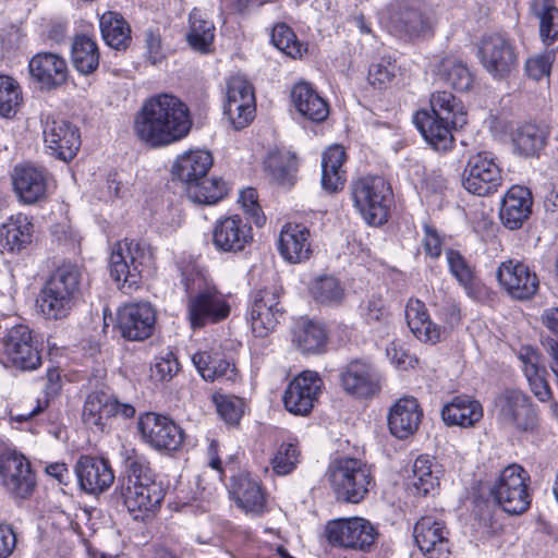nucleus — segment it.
<instances>
[{
    "instance_id": "f257e3e1",
    "label": "nucleus",
    "mask_w": 558,
    "mask_h": 558,
    "mask_svg": "<svg viewBox=\"0 0 558 558\" xmlns=\"http://www.w3.org/2000/svg\"><path fill=\"white\" fill-rule=\"evenodd\" d=\"M192 128L189 107L177 96L160 94L146 100L134 121L138 138L162 147L184 138Z\"/></svg>"
},
{
    "instance_id": "f03ea898",
    "label": "nucleus",
    "mask_w": 558,
    "mask_h": 558,
    "mask_svg": "<svg viewBox=\"0 0 558 558\" xmlns=\"http://www.w3.org/2000/svg\"><path fill=\"white\" fill-rule=\"evenodd\" d=\"M125 475L120 480V495L129 513L137 521H146L159 511L166 487L150 469L149 462L134 450L124 459Z\"/></svg>"
},
{
    "instance_id": "7ed1b4c3",
    "label": "nucleus",
    "mask_w": 558,
    "mask_h": 558,
    "mask_svg": "<svg viewBox=\"0 0 558 558\" xmlns=\"http://www.w3.org/2000/svg\"><path fill=\"white\" fill-rule=\"evenodd\" d=\"M82 274L76 265L62 264L57 267L41 288L37 304L46 319L66 318L81 294Z\"/></svg>"
},
{
    "instance_id": "20e7f679",
    "label": "nucleus",
    "mask_w": 558,
    "mask_h": 558,
    "mask_svg": "<svg viewBox=\"0 0 558 558\" xmlns=\"http://www.w3.org/2000/svg\"><path fill=\"white\" fill-rule=\"evenodd\" d=\"M154 253L149 245L137 240L123 239L111 250L109 270L119 288L129 292L137 288L143 274L153 266Z\"/></svg>"
},
{
    "instance_id": "39448f33",
    "label": "nucleus",
    "mask_w": 558,
    "mask_h": 558,
    "mask_svg": "<svg viewBox=\"0 0 558 558\" xmlns=\"http://www.w3.org/2000/svg\"><path fill=\"white\" fill-rule=\"evenodd\" d=\"M327 476L338 498L352 504L363 500L375 484L371 466L350 457L332 461Z\"/></svg>"
},
{
    "instance_id": "423d86ee",
    "label": "nucleus",
    "mask_w": 558,
    "mask_h": 558,
    "mask_svg": "<svg viewBox=\"0 0 558 558\" xmlns=\"http://www.w3.org/2000/svg\"><path fill=\"white\" fill-rule=\"evenodd\" d=\"M354 207L372 226H381L388 220L391 204V187L378 175L362 177L351 184Z\"/></svg>"
},
{
    "instance_id": "0eeeda50",
    "label": "nucleus",
    "mask_w": 558,
    "mask_h": 558,
    "mask_svg": "<svg viewBox=\"0 0 558 558\" xmlns=\"http://www.w3.org/2000/svg\"><path fill=\"white\" fill-rule=\"evenodd\" d=\"M497 421L518 433H534L538 415L530 397L520 389L506 388L494 400Z\"/></svg>"
},
{
    "instance_id": "6e6552de",
    "label": "nucleus",
    "mask_w": 558,
    "mask_h": 558,
    "mask_svg": "<svg viewBox=\"0 0 558 558\" xmlns=\"http://www.w3.org/2000/svg\"><path fill=\"white\" fill-rule=\"evenodd\" d=\"M529 474L519 464L506 466L490 487V495L496 504L509 514H521L531 505L529 493Z\"/></svg>"
},
{
    "instance_id": "1a4fd4ad",
    "label": "nucleus",
    "mask_w": 558,
    "mask_h": 558,
    "mask_svg": "<svg viewBox=\"0 0 558 558\" xmlns=\"http://www.w3.org/2000/svg\"><path fill=\"white\" fill-rule=\"evenodd\" d=\"M462 184L468 192L478 196H487L498 191L502 184V170L493 153L478 151L469 157Z\"/></svg>"
},
{
    "instance_id": "9d476101",
    "label": "nucleus",
    "mask_w": 558,
    "mask_h": 558,
    "mask_svg": "<svg viewBox=\"0 0 558 558\" xmlns=\"http://www.w3.org/2000/svg\"><path fill=\"white\" fill-rule=\"evenodd\" d=\"M197 289L198 291L190 295L187 302V314L193 329L228 317L230 306L213 283L199 279Z\"/></svg>"
},
{
    "instance_id": "9b49d317",
    "label": "nucleus",
    "mask_w": 558,
    "mask_h": 558,
    "mask_svg": "<svg viewBox=\"0 0 558 558\" xmlns=\"http://www.w3.org/2000/svg\"><path fill=\"white\" fill-rule=\"evenodd\" d=\"M41 125L47 154L65 162L72 160L81 146L78 129L71 122L51 114L41 116Z\"/></svg>"
},
{
    "instance_id": "f8f14e48",
    "label": "nucleus",
    "mask_w": 558,
    "mask_h": 558,
    "mask_svg": "<svg viewBox=\"0 0 558 558\" xmlns=\"http://www.w3.org/2000/svg\"><path fill=\"white\" fill-rule=\"evenodd\" d=\"M0 476L3 487L14 498H27L36 486L27 459L10 448L0 450Z\"/></svg>"
},
{
    "instance_id": "ddd939ff",
    "label": "nucleus",
    "mask_w": 558,
    "mask_h": 558,
    "mask_svg": "<svg viewBox=\"0 0 558 558\" xmlns=\"http://www.w3.org/2000/svg\"><path fill=\"white\" fill-rule=\"evenodd\" d=\"M483 68L495 78L508 76L518 66L514 44L501 34L485 36L478 48Z\"/></svg>"
},
{
    "instance_id": "4468645a",
    "label": "nucleus",
    "mask_w": 558,
    "mask_h": 558,
    "mask_svg": "<svg viewBox=\"0 0 558 558\" xmlns=\"http://www.w3.org/2000/svg\"><path fill=\"white\" fill-rule=\"evenodd\" d=\"M135 409L130 403H121L114 397L95 391L87 396L83 407V422L92 429L105 432L113 417L131 418Z\"/></svg>"
},
{
    "instance_id": "2eb2a0df",
    "label": "nucleus",
    "mask_w": 558,
    "mask_h": 558,
    "mask_svg": "<svg viewBox=\"0 0 558 558\" xmlns=\"http://www.w3.org/2000/svg\"><path fill=\"white\" fill-rule=\"evenodd\" d=\"M3 354L12 366L22 371H33L41 364L38 341L25 325L14 326L8 331Z\"/></svg>"
},
{
    "instance_id": "dca6fc26",
    "label": "nucleus",
    "mask_w": 558,
    "mask_h": 558,
    "mask_svg": "<svg viewBox=\"0 0 558 558\" xmlns=\"http://www.w3.org/2000/svg\"><path fill=\"white\" fill-rule=\"evenodd\" d=\"M327 539L335 546L368 550L375 543L376 532L363 518L338 519L326 526Z\"/></svg>"
},
{
    "instance_id": "f3484780",
    "label": "nucleus",
    "mask_w": 558,
    "mask_h": 558,
    "mask_svg": "<svg viewBox=\"0 0 558 558\" xmlns=\"http://www.w3.org/2000/svg\"><path fill=\"white\" fill-rule=\"evenodd\" d=\"M283 312L279 306V294L275 287L264 288L253 294L246 319L257 338H265L275 330Z\"/></svg>"
},
{
    "instance_id": "a211bd4d",
    "label": "nucleus",
    "mask_w": 558,
    "mask_h": 558,
    "mask_svg": "<svg viewBox=\"0 0 558 558\" xmlns=\"http://www.w3.org/2000/svg\"><path fill=\"white\" fill-rule=\"evenodd\" d=\"M388 17L391 26L409 38L427 37L434 32V16L408 0L391 3L388 7Z\"/></svg>"
},
{
    "instance_id": "6ab92c4d",
    "label": "nucleus",
    "mask_w": 558,
    "mask_h": 558,
    "mask_svg": "<svg viewBox=\"0 0 558 558\" xmlns=\"http://www.w3.org/2000/svg\"><path fill=\"white\" fill-rule=\"evenodd\" d=\"M496 277L505 291L515 300H530L538 290L539 280L536 274L517 259L500 263Z\"/></svg>"
},
{
    "instance_id": "aec40b11",
    "label": "nucleus",
    "mask_w": 558,
    "mask_h": 558,
    "mask_svg": "<svg viewBox=\"0 0 558 558\" xmlns=\"http://www.w3.org/2000/svg\"><path fill=\"white\" fill-rule=\"evenodd\" d=\"M323 380L318 373L304 371L290 381L283 393V405L294 415H307L322 391Z\"/></svg>"
},
{
    "instance_id": "412c9836",
    "label": "nucleus",
    "mask_w": 558,
    "mask_h": 558,
    "mask_svg": "<svg viewBox=\"0 0 558 558\" xmlns=\"http://www.w3.org/2000/svg\"><path fill=\"white\" fill-rule=\"evenodd\" d=\"M225 114L234 129L246 126L254 117L255 96L251 84L242 76H233L227 82Z\"/></svg>"
},
{
    "instance_id": "4be33fe9",
    "label": "nucleus",
    "mask_w": 558,
    "mask_h": 558,
    "mask_svg": "<svg viewBox=\"0 0 558 558\" xmlns=\"http://www.w3.org/2000/svg\"><path fill=\"white\" fill-rule=\"evenodd\" d=\"M138 429L143 439L158 450H177L184 438L183 430L172 420L156 414L146 413L138 421Z\"/></svg>"
},
{
    "instance_id": "5701e85b",
    "label": "nucleus",
    "mask_w": 558,
    "mask_h": 558,
    "mask_svg": "<svg viewBox=\"0 0 558 558\" xmlns=\"http://www.w3.org/2000/svg\"><path fill=\"white\" fill-rule=\"evenodd\" d=\"M211 241L218 252L236 254L252 243V228L238 215L227 216L215 222Z\"/></svg>"
},
{
    "instance_id": "b1692460",
    "label": "nucleus",
    "mask_w": 558,
    "mask_h": 558,
    "mask_svg": "<svg viewBox=\"0 0 558 558\" xmlns=\"http://www.w3.org/2000/svg\"><path fill=\"white\" fill-rule=\"evenodd\" d=\"M156 323V313L148 302L124 304L118 310L117 326L123 338L142 341L149 338Z\"/></svg>"
},
{
    "instance_id": "393cba45",
    "label": "nucleus",
    "mask_w": 558,
    "mask_h": 558,
    "mask_svg": "<svg viewBox=\"0 0 558 558\" xmlns=\"http://www.w3.org/2000/svg\"><path fill=\"white\" fill-rule=\"evenodd\" d=\"M343 390L357 398H369L380 390V375L368 360H353L340 373Z\"/></svg>"
},
{
    "instance_id": "a878e982",
    "label": "nucleus",
    "mask_w": 558,
    "mask_h": 558,
    "mask_svg": "<svg viewBox=\"0 0 558 558\" xmlns=\"http://www.w3.org/2000/svg\"><path fill=\"white\" fill-rule=\"evenodd\" d=\"M448 535L445 522L433 515L422 517L414 525L415 543L429 558H442L449 555Z\"/></svg>"
},
{
    "instance_id": "bb28decb",
    "label": "nucleus",
    "mask_w": 558,
    "mask_h": 558,
    "mask_svg": "<svg viewBox=\"0 0 558 558\" xmlns=\"http://www.w3.org/2000/svg\"><path fill=\"white\" fill-rule=\"evenodd\" d=\"M31 76L41 89L52 90L65 84L69 68L65 59L53 52H38L28 63Z\"/></svg>"
},
{
    "instance_id": "cd10ccee",
    "label": "nucleus",
    "mask_w": 558,
    "mask_h": 558,
    "mask_svg": "<svg viewBox=\"0 0 558 558\" xmlns=\"http://www.w3.org/2000/svg\"><path fill=\"white\" fill-rule=\"evenodd\" d=\"M75 473L81 488L94 495L106 492L114 481L110 463L98 457H81L76 462Z\"/></svg>"
},
{
    "instance_id": "c85d7f7f",
    "label": "nucleus",
    "mask_w": 558,
    "mask_h": 558,
    "mask_svg": "<svg viewBox=\"0 0 558 558\" xmlns=\"http://www.w3.org/2000/svg\"><path fill=\"white\" fill-rule=\"evenodd\" d=\"M422 417L423 411L416 398L404 396L389 409L387 416L389 430L395 437L407 439L418 429Z\"/></svg>"
},
{
    "instance_id": "c756f323",
    "label": "nucleus",
    "mask_w": 558,
    "mask_h": 558,
    "mask_svg": "<svg viewBox=\"0 0 558 558\" xmlns=\"http://www.w3.org/2000/svg\"><path fill=\"white\" fill-rule=\"evenodd\" d=\"M533 198L530 190L522 185L511 186L505 194L499 217L509 230L520 229L532 211Z\"/></svg>"
},
{
    "instance_id": "7c9ffc66",
    "label": "nucleus",
    "mask_w": 558,
    "mask_h": 558,
    "mask_svg": "<svg viewBox=\"0 0 558 558\" xmlns=\"http://www.w3.org/2000/svg\"><path fill=\"white\" fill-rule=\"evenodd\" d=\"M414 123L425 141L437 151H448L453 146L452 130L463 125L452 124L450 121L433 116L427 110L417 111Z\"/></svg>"
},
{
    "instance_id": "2f4dec72",
    "label": "nucleus",
    "mask_w": 558,
    "mask_h": 558,
    "mask_svg": "<svg viewBox=\"0 0 558 558\" xmlns=\"http://www.w3.org/2000/svg\"><path fill=\"white\" fill-rule=\"evenodd\" d=\"M12 184L19 199L32 205L45 197L47 177L44 170L34 166H16L12 173Z\"/></svg>"
},
{
    "instance_id": "473e14b6",
    "label": "nucleus",
    "mask_w": 558,
    "mask_h": 558,
    "mask_svg": "<svg viewBox=\"0 0 558 558\" xmlns=\"http://www.w3.org/2000/svg\"><path fill=\"white\" fill-rule=\"evenodd\" d=\"M278 250L288 263L307 260L312 254L308 229L302 225H286L279 234Z\"/></svg>"
},
{
    "instance_id": "72a5a7b5",
    "label": "nucleus",
    "mask_w": 558,
    "mask_h": 558,
    "mask_svg": "<svg viewBox=\"0 0 558 558\" xmlns=\"http://www.w3.org/2000/svg\"><path fill=\"white\" fill-rule=\"evenodd\" d=\"M518 357L522 363V371L533 395L539 402L550 401L553 392L546 380L547 369L542 363L541 355L533 348L523 347Z\"/></svg>"
},
{
    "instance_id": "f704fd0d",
    "label": "nucleus",
    "mask_w": 558,
    "mask_h": 558,
    "mask_svg": "<svg viewBox=\"0 0 558 558\" xmlns=\"http://www.w3.org/2000/svg\"><path fill=\"white\" fill-rule=\"evenodd\" d=\"M441 417L449 426L473 427L483 417V407L471 396H456L450 402L444 404Z\"/></svg>"
},
{
    "instance_id": "c9c22d12",
    "label": "nucleus",
    "mask_w": 558,
    "mask_h": 558,
    "mask_svg": "<svg viewBox=\"0 0 558 558\" xmlns=\"http://www.w3.org/2000/svg\"><path fill=\"white\" fill-rule=\"evenodd\" d=\"M213 162V156L208 150H189L177 158L172 173L189 187L191 183L207 175Z\"/></svg>"
},
{
    "instance_id": "e433bc0d",
    "label": "nucleus",
    "mask_w": 558,
    "mask_h": 558,
    "mask_svg": "<svg viewBox=\"0 0 558 558\" xmlns=\"http://www.w3.org/2000/svg\"><path fill=\"white\" fill-rule=\"evenodd\" d=\"M291 100L299 113L313 122H323L329 114V106L318 93L305 82L295 84Z\"/></svg>"
},
{
    "instance_id": "4c0bfd02",
    "label": "nucleus",
    "mask_w": 558,
    "mask_h": 558,
    "mask_svg": "<svg viewBox=\"0 0 558 558\" xmlns=\"http://www.w3.org/2000/svg\"><path fill=\"white\" fill-rule=\"evenodd\" d=\"M33 229L34 226L26 215L11 216L0 229V242L9 252H21L32 243Z\"/></svg>"
},
{
    "instance_id": "58836bf2",
    "label": "nucleus",
    "mask_w": 558,
    "mask_h": 558,
    "mask_svg": "<svg viewBox=\"0 0 558 558\" xmlns=\"http://www.w3.org/2000/svg\"><path fill=\"white\" fill-rule=\"evenodd\" d=\"M344 148L340 145L330 146L322 157V186L324 190L333 193L343 189L345 183Z\"/></svg>"
},
{
    "instance_id": "ea45409f",
    "label": "nucleus",
    "mask_w": 558,
    "mask_h": 558,
    "mask_svg": "<svg viewBox=\"0 0 558 558\" xmlns=\"http://www.w3.org/2000/svg\"><path fill=\"white\" fill-rule=\"evenodd\" d=\"M231 488L236 505L246 513L259 514L264 511V494L259 484L252 477L244 474L234 477Z\"/></svg>"
},
{
    "instance_id": "a19ab883",
    "label": "nucleus",
    "mask_w": 558,
    "mask_h": 558,
    "mask_svg": "<svg viewBox=\"0 0 558 558\" xmlns=\"http://www.w3.org/2000/svg\"><path fill=\"white\" fill-rule=\"evenodd\" d=\"M437 77L458 92L469 90L474 77L469 66L454 57H446L436 65Z\"/></svg>"
},
{
    "instance_id": "79ce46f5",
    "label": "nucleus",
    "mask_w": 558,
    "mask_h": 558,
    "mask_svg": "<svg viewBox=\"0 0 558 558\" xmlns=\"http://www.w3.org/2000/svg\"><path fill=\"white\" fill-rule=\"evenodd\" d=\"M530 13L538 20L539 37L546 46L558 39V8L555 0H531Z\"/></svg>"
},
{
    "instance_id": "37998d69",
    "label": "nucleus",
    "mask_w": 558,
    "mask_h": 558,
    "mask_svg": "<svg viewBox=\"0 0 558 558\" xmlns=\"http://www.w3.org/2000/svg\"><path fill=\"white\" fill-rule=\"evenodd\" d=\"M99 26L101 36L109 47L124 50L131 44V28L119 13L105 12L99 19Z\"/></svg>"
},
{
    "instance_id": "c03bdc74",
    "label": "nucleus",
    "mask_w": 558,
    "mask_h": 558,
    "mask_svg": "<svg viewBox=\"0 0 558 558\" xmlns=\"http://www.w3.org/2000/svg\"><path fill=\"white\" fill-rule=\"evenodd\" d=\"M99 50L96 41L86 35H76L71 46V59L77 72L94 73L99 65Z\"/></svg>"
},
{
    "instance_id": "a18cd8bd",
    "label": "nucleus",
    "mask_w": 558,
    "mask_h": 558,
    "mask_svg": "<svg viewBox=\"0 0 558 558\" xmlns=\"http://www.w3.org/2000/svg\"><path fill=\"white\" fill-rule=\"evenodd\" d=\"M265 167L272 180L279 185L291 187L296 179V158L288 150L269 153L265 160Z\"/></svg>"
},
{
    "instance_id": "49530a36",
    "label": "nucleus",
    "mask_w": 558,
    "mask_h": 558,
    "mask_svg": "<svg viewBox=\"0 0 558 558\" xmlns=\"http://www.w3.org/2000/svg\"><path fill=\"white\" fill-rule=\"evenodd\" d=\"M429 113L452 124L465 125L468 122L462 101L446 90L432 94Z\"/></svg>"
},
{
    "instance_id": "de8ad7c7",
    "label": "nucleus",
    "mask_w": 558,
    "mask_h": 558,
    "mask_svg": "<svg viewBox=\"0 0 558 558\" xmlns=\"http://www.w3.org/2000/svg\"><path fill=\"white\" fill-rule=\"evenodd\" d=\"M548 135V125L529 123L517 130L513 144L521 155L536 156L545 147Z\"/></svg>"
},
{
    "instance_id": "09e8293b",
    "label": "nucleus",
    "mask_w": 558,
    "mask_h": 558,
    "mask_svg": "<svg viewBox=\"0 0 558 558\" xmlns=\"http://www.w3.org/2000/svg\"><path fill=\"white\" fill-rule=\"evenodd\" d=\"M187 198L199 205H214L221 201L228 192L227 183L222 179L207 178L191 183L185 187Z\"/></svg>"
},
{
    "instance_id": "8fccbe9b",
    "label": "nucleus",
    "mask_w": 558,
    "mask_h": 558,
    "mask_svg": "<svg viewBox=\"0 0 558 558\" xmlns=\"http://www.w3.org/2000/svg\"><path fill=\"white\" fill-rule=\"evenodd\" d=\"M189 21L190 31L186 35L189 45L198 52H208L215 38L214 23L206 20L198 9L191 11Z\"/></svg>"
},
{
    "instance_id": "3c124183",
    "label": "nucleus",
    "mask_w": 558,
    "mask_h": 558,
    "mask_svg": "<svg viewBox=\"0 0 558 558\" xmlns=\"http://www.w3.org/2000/svg\"><path fill=\"white\" fill-rule=\"evenodd\" d=\"M437 465L428 456H420L412 468L411 486L416 495L426 496L439 485Z\"/></svg>"
},
{
    "instance_id": "603ef678",
    "label": "nucleus",
    "mask_w": 558,
    "mask_h": 558,
    "mask_svg": "<svg viewBox=\"0 0 558 558\" xmlns=\"http://www.w3.org/2000/svg\"><path fill=\"white\" fill-rule=\"evenodd\" d=\"M199 375L207 381L219 379L233 380L235 377V367L229 361L222 359H213L207 352H196L192 356Z\"/></svg>"
},
{
    "instance_id": "864d4df0",
    "label": "nucleus",
    "mask_w": 558,
    "mask_h": 558,
    "mask_svg": "<svg viewBox=\"0 0 558 558\" xmlns=\"http://www.w3.org/2000/svg\"><path fill=\"white\" fill-rule=\"evenodd\" d=\"M327 331L324 325L307 322L294 332V341L303 353H322L327 344Z\"/></svg>"
},
{
    "instance_id": "5fc2aeb1",
    "label": "nucleus",
    "mask_w": 558,
    "mask_h": 558,
    "mask_svg": "<svg viewBox=\"0 0 558 558\" xmlns=\"http://www.w3.org/2000/svg\"><path fill=\"white\" fill-rule=\"evenodd\" d=\"M310 292L316 302L325 305L339 304L344 298V288L333 276L316 278L310 287Z\"/></svg>"
},
{
    "instance_id": "6e6d98bb",
    "label": "nucleus",
    "mask_w": 558,
    "mask_h": 558,
    "mask_svg": "<svg viewBox=\"0 0 558 558\" xmlns=\"http://www.w3.org/2000/svg\"><path fill=\"white\" fill-rule=\"evenodd\" d=\"M22 104V92L16 80L0 74V116H14Z\"/></svg>"
},
{
    "instance_id": "4d7b16f0",
    "label": "nucleus",
    "mask_w": 558,
    "mask_h": 558,
    "mask_svg": "<svg viewBox=\"0 0 558 558\" xmlns=\"http://www.w3.org/2000/svg\"><path fill=\"white\" fill-rule=\"evenodd\" d=\"M446 258L450 274L457 281L470 293L473 290L475 281V272L469 262L461 255L460 252L448 250Z\"/></svg>"
},
{
    "instance_id": "13d9d810",
    "label": "nucleus",
    "mask_w": 558,
    "mask_h": 558,
    "mask_svg": "<svg viewBox=\"0 0 558 558\" xmlns=\"http://www.w3.org/2000/svg\"><path fill=\"white\" fill-rule=\"evenodd\" d=\"M301 452L296 445L283 442L271 459L272 471L280 476L290 474L300 463Z\"/></svg>"
},
{
    "instance_id": "bf43d9fd",
    "label": "nucleus",
    "mask_w": 558,
    "mask_h": 558,
    "mask_svg": "<svg viewBox=\"0 0 558 558\" xmlns=\"http://www.w3.org/2000/svg\"><path fill=\"white\" fill-rule=\"evenodd\" d=\"M271 41L276 48L287 56L298 58L302 56V45L296 40L293 31L286 24H277L271 32Z\"/></svg>"
},
{
    "instance_id": "052dcab7",
    "label": "nucleus",
    "mask_w": 558,
    "mask_h": 558,
    "mask_svg": "<svg viewBox=\"0 0 558 558\" xmlns=\"http://www.w3.org/2000/svg\"><path fill=\"white\" fill-rule=\"evenodd\" d=\"M217 412L230 425H236L244 413V401L234 396L215 397Z\"/></svg>"
},
{
    "instance_id": "680f3d73",
    "label": "nucleus",
    "mask_w": 558,
    "mask_h": 558,
    "mask_svg": "<svg viewBox=\"0 0 558 558\" xmlns=\"http://www.w3.org/2000/svg\"><path fill=\"white\" fill-rule=\"evenodd\" d=\"M412 333L421 341L435 344L440 341L444 329L434 324L428 316L407 322Z\"/></svg>"
},
{
    "instance_id": "e2e57ef3",
    "label": "nucleus",
    "mask_w": 558,
    "mask_h": 558,
    "mask_svg": "<svg viewBox=\"0 0 558 558\" xmlns=\"http://www.w3.org/2000/svg\"><path fill=\"white\" fill-rule=\"evenodd\" d=\"M398 68L390 58H381L368 70V81L372 85L384 87L396 77Z\"/></svg>"
},
{
    "instance_id": "0e129e2a",
    "label": "nucleus",
    "mask_w": 558,
    "mask_h": 558,
    "mask_svg": "<svg viewBox=\"0 0 558 558\" xmlns=\"http://www.w3.org/2000/svg\"><path fill=\"white\" fill-rule=\"evenodd\" d=\"M554 61V50H546L525 61V72L531 78L539 81L549 75Z\"/></svg>"
},
{
    "instance_id": "69168bd1",
    "label": "nucleus",
    "mask_w": 558,
    "mask_h": 558,
    "mask_svg": "<svg viewBox=\"0 0 558 558\" xmlns=\"http://www.w3.org/2000/svg\"><path fill=\"white\" fill-rule=\"evenodd\" d=\"M180 369L179 362L172 352L155 359L151 367V376L160 381H169L178 374Z\"/></svg>"
},
{
    "instance_id": "338daca9",
    "label": "nucleus",
    "mask_w": 558,
    "mask_h": 558,
    "mask_svg": "<svg viewBox=\"0 0 558 558\" xmlns=\"http://www.w3.org/2000/svg\"><path fill=\"white\" fill-rule=\"evenodd\" d=\"M239 202L256 226L262 227L265 223L266 217L257 203V193L254 189L243 190L240 193Z\"/></svg>"
},
{
    "instance_id": "774afa93",
    "label": "nucleus",
    "mask_w": 558,
    "mask_h": 558,
    "mask_svg": "<svg viewBox=\"0 0 558 558\" xmlns=\"http://www.w3.org/2000/svg\"><path fill=\"white\" fill-rule=\"evenodd\" d=\"M437 316L450 329L461 322L460 307L452 300H445L437 305Z\"/></svg>"
}]
</instances>
